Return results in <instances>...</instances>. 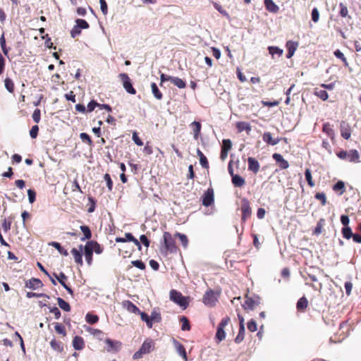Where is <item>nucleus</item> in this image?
Returning <instances> with one entry per match:
<instances>
[{"label":"nucleus","instance_id":"obj_60","mask_svg":"<svg viewBox=\"0 0 361 361\" xmlns=\"http://www.w3.org/2000/svg\"><path fill=\"white\" fill-rule=\"evenodd\" d=\"M97 106H99V103L94 100H92L88 103L86 111L87 112H92Z\"/></svg>","mask_w":361,"mask_h":361},{"label":"nucleus","instance_id":"obj_10","mask_svg":"<svg viewBox=\"0 0 361 361\" xmlns=\"http://www.w3.org/2000/svg\"><path fill=\"white\" fill-rule=\"evenodd\" d=\"M260 300H261V298L259 296H255L254 298H252V297H249L247 295H246L243 307L245 310L246 309L253 310L260 304Z\"/></svg>","mask_w":361,"mask_h":361},{"label":"nucleus","instance_id":"obj_46","mask_svg":"<svg viewBox=\"0 0 361 361\" xmlns=\"http://www.w3.org/2000/svg\"><path fill=\"white\" fill-rule=\"evenodd\" d=\"M333 190L334 191H340V195H342L345 192V183L339 180L334 186Z\"/></svg>","mask_w":361,"mask_h":361},{"label":"nucleus","instance_id":"obj_59","mask_svg":"<svg viewBox=\"0 0 361 361\" xmlns=\"http://www.w3.org/2000/svg\"><path fill=\"white\" fill-rule=\"evenodd\" d=\"M342 233H343V237L345 238L346 239H350L353 234L352 233L351 228L349 227L343 228L342 230Z\"/></svg>","mask_w":361,"mask_h":361},{"label":"nucleus","instance_id":"obj_53","mask_svg":"<svg viewBox=\"0 0 361 361\" xmlns=\"http://www.w3.org/2000/svg\"><path fill=\"white\" fill-rule=\"evenodd\" d=\"M314 197L317 200L321 201V204H322V206L326 205V197L325 193H324V192H317V193L315 194Z\"/></svg>","mask_w":361,"mask_h":361},{"label":"nucleus","instance_id":"obj_44","mask_svg":"<svg viewBox=\"0 0 361 361\" xmlns=\"http://www.w3.org/2000/svg\"><path fill=\"white\" fill-rule=\"evenodd\" d=\"M334 56L341 59L343 63V65L345 66V67H348V62L346 59V58L345 57L344 54L339 50V49H336L334 52Z\"/></svg>","mask_w":361,"mask_h":361},{"label":"nucleus","instance_id":"obj_56","mask_svg":"<svg viewBox=\"0 0 361 361\" xmlns=\"http://www.w3.org/2000/svg\"><path fill=\"white\" fill-rule=\"evenodd\" d=\"M76 25L80 29H87L90 26L88 23L83 19H77L76 20Z\"/></svg>","mask_w":361,"mask_h":361},{"label":"nucleus","instance_id":"obj_48","mask_svg":"<svg viewBox=\"0 0 361 361\" xmlns=\"http://www.w3.org/2000/svg\"><path fill=\"white\" fill-rule=\"evenodd\" d=\"M176 237H178L181 243V245L184 247L188 246V240L187 236L185 234H182L180 233H176L175 234Z\"/></svg>","mask_w":361,"mask_h":361},{"label":"nucleus","instance_id":"obj_36","mask_svg":"<svg viewBox=\"0 0 361 361\" xmlns=\"http://www.w3.org/2000/svg\"><path fill=\"white\" fill-rule=\"evenodd\" d=\"M57 302L59 307L62 309L63 310L66 312H70L71 311V306L69 303L66 302L63 298H57Z\"/></svg>","mask_w":361,"mask_h":361},{"label":"nucleus","instance_id":"obj_16","mask_svg":"<svg viewBox=\"0 0 361 361\" xmlns=\"http://www.w3.org/2000/svg\"><path fill=\"white\" fill-rule=\"evenodd\" d=\"M247 164H248V170L252 171L253 173L256 174L259 172L260 169V165L259 161L253 158L248 157L247 158Z\"/></svg>","mask_w":361,"mask_h":361},{"label":"nucleus","instance_id":"obj_33","mask_svg":"<svg viewBox=\"0 0 361 361\" xmlns=\"http://www.w3.org/2000/svg\"><path fill=\"white\" fill-rule=\"evenodd\" d=\"M151 88L154 97L158 100H161L163 99V94L159 90L155 82H152L151 84Z\"/></svg>","mask_w":361,"mask_h":361},{"label":"nucleus","instance_id":"obj_8","mask_svg":"<svg viewBox=\"0 0 361 361\" xmlns=\"http://www.w3.org/2000/svg\"><path fill=\"white\" fill-rule=\"evenodd\" d=\"M202 302L209 307H214L217 302V298L213 290H207L203 295Z\"/></svg>","mask_w":361,"mask_h":361},{"label":"nucleus","instance_id":"obj_7","mask_svg":"<svg viewBox=\"0 0 361 361\" xmlns=\"http://www.w3.org/2000/svg\"><path fill=\"white\" fill-rule=\"evenodd\" d=\"M119 78L123 82V86L124 89L126 90V91L130 94H135L137 92H136L135 89L133 87L131 80L128 77V74L127 73H120Z\"/></svg>","mask_w":361,"mask_h":361},{"label":"nucleus","instance_id":"obj_23","mask_svg":"<svg viewBox=\"0 0 361 361\" xmlns=\"http://www.w3.org/2000/svg\"><path fill=\"white\" fill-rule=\"evenodd\" d=\"M85 341L82 337L75 336L73 339V347L75 350H81L85 348Z\"/></svg>","mask_w":361,"mask_h":361},{"label":"nucleus","instance_id":"obj_22","mask_svg":"<svg viewBox=\"0 0 361 361\" xmlns=\"http://www.w3.org/2000/svg\"><path fill=\"white\" fill-rule=\"evenodd\" d=\"M50 346L54 351L59 353H61L64 350L63 343L61 341L56 340L55 338L50 341Z\"/></svg>","mask_w":361,"mask_h":361},{"label":"nucleus","instance_id":"obj_64","mask_svg":"<svg viewBox=\"0 0 361 361\" xmlns=\"http://www.w3.org/2000/svg\"><path fill=\"white\" fill-rule=\"evenodd\" d=\"M131 264L141 270H144L145 269V264L141 260L132 261Z\"/></svg>","mask_w":361,"mask_h":361},{"label":"nucleus","instance_id":"obj_25","mask_svg":"<svg viewBox=\"0 0 361 361\" xmlns=\"http://www.w3.org/2000/svg\"><path fill=\"white\" fill-rule=\"evenodd\" d=\"M308 305V301L305 297L300 298L297 304H296V308L298 312H304L305 310L307 309Z\"/></svg>","mask_w":361,"mask_h":361},{"label":"nucleus","instance_id":"obj_29","mask_svg":"<svg viewBox=\"0 0 361 361\" xmlns=\"http://www.w3.org/2000/svg\"><path fill=\"white\" fill-rule=\"evenodd\" d=\"M236 128L239 133L243 131H246L247 133H249L251 130V126L250 123L244 121H240L236 123Z\"/></svg>","mask_w":361,"mask_h":361},{"label":"nucleus","instance_id":"obj_24","mask_svg":"<svg viewBox=\"0 0 361 361\" xmlns=\"http://www.w3.org/2000/svg\"><path fill=\"white\" fill-rule=\"evenodd\" d=\"M286 47L288 50L286 57L288 59H290L293 56L295 50L297 49L298 43L292 42V41H288L286 42Z\"/></svg>","mask_w":361,"mask_h":361},{"label":"nucleus","instance_id":"obj_14","mask_svg":"<svg viewBox=\"0 0 361 361\" xmlns=\"http://www.w3.org/2000/svg\"><path fill=\"white\" fill-rule=\"evenodd\" d=\"M273 159L276 161V162L279 164V169H286L289 167V164L287 160H286L283 156L278 153H274L272 155Z\"/></svg>","mask_w":361,"mask_h":361},{"label":"nucleus","instance_id":"obj_6","mask_svg":"<svg viewBox=\"0 0 361 361\" xmlns=\"http://www.w3.org/2000/svg\"><path fill=\"white\" fill-rule=\"evenodd\" d=\"M229 322H230V318L228 316H226V317H224L221 320L220 323L219 324V326H218L217 330H216V336H215V338H216V339L218 340V342H221V341L225 339L226 333L224 331V328L226 327V326L228 325Z\"/></svg>","mask_w":361,"mask_h":361},{"label":"nucleus","instance_id":"obj_51","mask_svg":"<svg viewBox=\"0 0 361 361\" xmlns=\"http://www.w3.org/2000/svg\"><path fill=\"white\" fill-rule=\"evenodd\" d=\"M0 44H1V47L2 49L3 53L4 54V55L8 56L9 49H8L6 47V39L4 37V34H3L0 38Z\"/></svg>","mask_w":361,"mask_h":361},{"label":"nucleus","instance_id":"obj_41","mask_svg":"<svg viewBox=\"0 0 361 361\" xmlns=\"http://www.w3.org/2000/svg\"><path fill=\"white\" fill-rule=\"evenodd\" d=\"M85 320L88 324H94L99 321V317L96 314L87 313L85 316Z\"/></svg>","mask_w":361,"mask_h":361},{"label":"nucleus","instance_id":"obj_38","mask_svg":"<svg viewBox=\"0 0 361 361\" xmlns=\"http://www.w3.org/2000/svg\"><path fill=\"white\" fill-rule=\"evenodd\" d=\"M105 343L108 345V346L111 350H117L118 348H120V347L121 345V342H119V341H114L111 340L110 338H107L105 341Z\"/></svg>","mask_w":361,"mask_h":361},{"label":"nucleus","instance_id":"obj_49","mask_svg":"<svg viewBox=\"0 0 361 361\" xmlns=\"http://www.w3.org/2000/svg\"><path fill=\"white\" fill-rule=\"evenodd\" d=\"M80 137L83 142L87 143L89 146L92 145V144H93L92 140L90 136L88 134H87L86 133H81L80 134Z\"/></svg>","mask_w":361,"mask_h":361},{"label":"nucleus","instance_id":"obj_35","mask_svg":"<svg viewBox=\"0 0 361 361\" xmlns=\"http://www.w3.org/2000/svg\"><path fill=\"white\" fill-rule=\"evenodd\" d=\"M54 329L56 332L59 334H61L63 337L66 336V331L64 325L61 323H54Z\"/></svg>","mask_w":361,"mask_h":361},{"label":"nucleus","instance_id":"obj_42","mask_svg":"<svg viewBox=\"0 0 361 361\" xmlns=\"http://www.w3.org/2000/svg\"><path fill=\"white\" fill-rule=\"evenodd\" d=\"M171 82L180 89L185 88L186 86L185 81L178 77H173Z\"/></svg>","mask_w":361,"mask_h":361},{"label":"nucleus","instance_id":"obj_47","mask_svg":"<svg viewBox=\"0 0 361 361\" xmlns=\"http://www.w3.org/2000/svg\"><path fill=\"white\" fill-rule=\"evenodd\" d=\"M269 54L274 56L275 54H277L279 56H282L283 50L279 49L277 47H269L268 48Z\"/></svg>","mask_w":361,"mask_h":361},{"label":"nucleus","instance_id":"obj_37","mask_svg":"<svg viewBox=\"0 0 361 361\" xmlns=\"http://www.w3.org/2000/svg\"><path fill=\"white\" fill-rule=\"evenodd\" d=\"M325 220L324 219H320L317 224V226L313 231V234L317 235H319L322 232Z\"/></svg>","mask_w":361,"mask_h":361},{"label":"nucleus","instance_id":"obj_31","mask_svg":"<svg viewBox=\"0 0 361 361\" xmlns=\"http://www.w3.org/2000/svg\"><path fill=\"white\" fill-rule=\"evenodd\" d=\"M197 154L200 158V163L201 166L204 169H209V165L207 159L200 149H197Z\"/></svg>","mask_w":361,"mask_h":361},{"label":"nucleus","instance_id":"obj_58","mask_svg":"<svg viewBox=\"0 0 361 361\" xmlns=\"http://www.w3.org/2000/svg\"><path fill=\"white\" fill-rule=\"evenodd\" d=\"M32 119L36 123H38L40 121L41 118V111L39 109H36L32 114Z\"/></svg>","mask_w":361,"mask_h":361},{"label":"nucleus","instance_id":"obj_32","mask_svg":"<svg viewBox=\"0 0 361 361\" xmlns=\"http://www.w3.org/2000/svg\"><path fill=\"white\" fill-rule=\"evenodd\" d=\"M322 130L325 133L331 140L334 139L335 133L329 123H325L323 125Z\"/></svg>","mask_w":361,"mask_h":361},{"label":"nucleus","instance_id":"obj_54","mask_svg":"<svg viewBox=\"0 0 361 361\" xmlns=\"http://www.w3.org/2000/svg\"><path fill=\"white\" fill-rule=\"evenodd\" d=\"M339 7H340L339 13H340L341 16L343 18H345V17L348 16V10L347 6L344 4L340 3Z\"/></svg>","mask_w":361,"mask_h":361},{"label":"nucleus","instance_id":"obj_15","mask_svg":"<svg viewBox=\"0 0 361 361\" xmlns=\"http://www.w3.org/2000/svg\"><path fill=\"white\" fill-rule=\"evenodd\" d=\"M173 345L177 353L184 359L185 361H187L188 356L183 345L174 338L173 339Z\"/></svg>","mask_w":361,"mask_h":361},{"label":"nucleus","instance_id":"obj_55","mask_svg":"<svg viewBox=\"0 0 361 361\" xmlns=\"http://www.w3.org/2000/svg\"><path fill=\"white\" fill-rule=\"evenodd\" d=\"M232 147V142L229 139H224L222 142L221 149L229 151Z\"/></svg>","mask_w":361,"mask_h":361},{"label":"nucleus","instance_id":"obj_9","mask_svg":"<svg viewBox=\"0 0 361 361\" xmlns=\"http://www.w3.org/2000/svg\"><path fill=\"white\" fill-rule=\"evenodd\" d=\"M202 199V204L204 207H209L212 205L214 202V192L213 188H208L203 194Z\"/></svg>","mask_w":361,"mask_h":361},{"label":"nucleus","instance_id":"obj_26","mask_svg":"<svg viewBox=\"0 0 361 361\" xmlns=\"http://www.w3.org/2000/svg\"><path fill=\"white\" fill-rule=\"evenodd\" d=\"M231 181H232L233 185L235 187H238V188H242L245 184V179L243 177H241L240 175H238V174L233 176V177L231 178Z\"/></svg>","mask_w":361,"mask_h":361},{"label":"nucleus","instance_id":"obj_5","mask_svg":"<svg viewBox=\"0 0 361 361\" xmlns=\"http://www.w3.org/2000/svg\"><path fill=\"white\" fill-rule=\"evenodd\" d=\"M170 299L183 309L187 308L188 306V302L186 298L176 290L173 289L170 291Z\"/></svg>","mask_w":361,"mask_h":361},{"label":"nucleus","instance_id":"obj_34","mask_svg":"<svg viewBox=\"0 0 361 361\" xmlns=\"http://www.w3.org/2000/svg\"><path fill=\"white\" fill-rule=\"evenodd\" d=\"M314 94L322 99L323 101H326L329 98V94L325 90H321L318 88L314 89Z\"/></svg>","mask_w":361,"mask_h":361},{"label":"nucleus","instance_id":"obj_63","mask_svg":"<svg viewBox=\"0 0 361 361\" xmlns=\"http://www.w3.org/2000/svg\"><path fill=\"white\" fill-rule=\"evenodd\" d=\"M28 200L30 203H33L36 199V192L32 189L27 190Z\"/></svg>","mask_w":361,"mask_h":361},{"label":"nucleus","instance_id":"obj_1","mask_svg":"<svg viewBox=\"0 0 361 361\" xmlns=\"http://www.w3.org/2000/svg\"><path fill=\"white\" fill-rule=\"evenodd\" d=\"M103 250H71L75 262L82 266V256L84 255L88 264H92L93 251L97 254H101Z\"/></svg>","mask_w":361,"mask_h":361},{"label":"nucleus","instance_id":"obj_13","mask_svg":"<svg viewBox=\"0 0 361 361\" xmlns=\"http://www.w3.org/2000/svg\"><path fill=\"white\" fill-rule=\"evenodd\" d=\"M341 135L342 137L348 140L351 136V128L346 121H341L340 125Z\"/></svg>","mask_w":361,"mask_h":361},{"label":"nucleus","instance_id":"obj_21","mask_svg":"<svg viewBox=\"0 0 361 361\" xmlns=\"http://www.w3.org/2000/svg\"><path fill=\"white\" fill-rule=\"evenodd\" d=\"M164 240L166 248H176L174 238L170 233L165 232L164 233Z\"/></svg>","mask_w":361,"mask_h":361},{"label":"nucleus","instance_id":"obj_52","mask_svg":"<svg viewBox=\"0 0 361 361\" xmlns=\"http://www.w3.org/2000/svg\"><path fill=\"white\" fill-rule=\"evenodd\" d=\"M71 190L72 192H80V193H82L77 179H75L71 183Z\"/></svg>","mask_w":361,"mask_h":361},{"label":"nucleus","instance_id":"obj_62","mask_svg":"<svg viewBox=\"0 0 361 361\" xmlns=\"http://www.w3.org/2000/svg\"><path fill=\"white\" fill-rule=\"evenodd\" d=\"M247 329L251 332L257 331V323L254 319H251L247 323Z\"/></svg>","mask_w":361,"mask_h":361},{"label":"nucleus","instance_id":"obj_20","mask_svg":"<svg viewBox=\"0 0 361 361\" xmlns=\"http://www.w3.org/2000/svg\"><path fill=\"white\" fill-rule=\"evenodd\" d=\"M262 140L267 145H276L280 142L281 138H273L271 137V134L269 132H265L262 135Z\"/></svg>","mask_w":361,"mask_h":361},{"label":"nucleus","instance_id":"obj_61","mask_svg":"<svg viewBox=\"0 0 361 361\" xmlns=\"http://www.w3.org/2000/svg\"><path fill=\"white\" fill-rule=\"evenodd\" d=\"M39 132V127L37 125L33 126L30 130V135L32 138L35 139L37 137Z\"/></svg>","mask_w":361,"mask_h":361},{"label":"nucleus","instance_id":"obj_4","mask_svg":"<svg viewBox=\"0 0 361 361\" xmlns=\"http://www.w3.org/2000/svg\"><path fill=\"white\" fill-rule=\"evenodd\" d=\"M337 156L341 159H347L350 162L358 163L360 161V154L356 149L341 150L337 153Z\"/></svg>","mask_w":361,"mask_h":361},{"label":"nucleus","instance_id":"obj_57","mask_svg":"<svg viewBox=\"0 0 361 361\" xmlns=\"http://www.w3.org/2000/svg\"><path fill=\"white\" fill-rule=\"evenodd\" d=\"M104 180L106 182V185L109 191H111L113 188V181L111 178V176L109 173H106L104 176Z\"/></svg>","mask_w":361,"mask_h":361},{"label":"nucleus","instance_id":"obj_18","mask_svg":"<svg viewBox=\"0 0 361 361\" xmlns=\"http://www.w3.org/2000/svg\"><path fill=\"white\" fill-rule=\"evenodd\" d=\"M116 241L118 243L132 241L135 243L137 248H141V245L140 244V242L137 239H135L130 233H126L125 234V238H116Z\"/></svg>","mask_w":361,"mask_h":361},{"label":"nucleus","instance_id":"obj_17","mask_svg":"<svg viewBox=\"0 0 361 361\" xmlns=\"http://www.w3.org/2000/svg\"><path fill=\"white\" fill-rule=\"evenodd\" d=\"M43 286L42 281L39 279L32 278L25 281V287L32 290H36Z\"/></svg>","mask_w":361,"mask_h":361},{"label":"nucleus","instance_id":"obj_40","mask_svg":"<svg viewBox=\"0 0 361 361\" xmlns=\"http://www.w3.org/2000/svg\"><path fill=\"white\" fill-rule=\"evenodd\" d=\"M305 179L310 187L312 188L315 185V183L312 179V176L311 173V170L310 169H306L305 171Z\"/></svg>","mask_w":361,"mask_h":361},{"label":"nucleus","instance_id":"obj_19","mask_svg":"<svg viewBox=\"0 0 361 361\" xmlns=\"http://www.w3.org/2000/svg\"><path fill=\"white\" fill-rule=\"evenodd\" d=\"M56 279L71 295H73V291L71 288L68 286L66 283V281L68 280V277L64 273L60 272L59 275H56Z\"/></svg>","mask_w":361,"mask_h":361},{"label":"nucleus","instance_id":"obj_28","mask_svg":"<svg viewBox=\"0 0 361 361\" xmlns=\"http://www.w3.org/2000/svg\"><path fill=\"white\" fill-rule=\"evenodd\" d=\"M264 6L267 11L272 13L279 11V6L272 0H264Z\"/></svg>","mask_w":361,"mask_h":361},{"label":"nucleus","instance_id":"obj_45","mask_svg":"<svg viewBox=\"0 0 361 361\" xmlns=\"http://www.w3.org/2000/svg\"><path fill=\"white\" fill-rule=\"evenodd\" d=\"M4 85H5V87L6 89L10 92V93H13V91H14V83L13 82V80L9 78H6L4 80Z\"/></svg>","mask_w":361,"mask_h":361},{"label":"nucleus","instance_id":"obj_39","mask_svg":"<svg viewBox=\"0 0 361 361\" xmlns=\"http://www.w3.org/2000/svg\"><path fill=\"white\" fill-rule=\"evenodd\" d=\"M80 230L82 232L84 237L81 239L85 240L86 239H90L92 237V232L87 226H81Z\"/></svg>","mask_w":361,"mask_h":361},{"label":"nucleus","instance_id":"obj_11","mask_svg":"<svg viewBox=\"0 0 361 361\" xmlns=\"http://www.w3.org/2000/svg\"><path fill=\"white\" fill-rule=\"evenodd\" d=\"M241 212H242V220L245 221L248 217L251 216L252 209L249 201L247 199H243L241 201Z\"/></svg>","mask_w":361,"mask_h":361},{"label":"nucleus","instance_id":"obj_3","mask_svg":"<svg viewBox=\"0 0 361 361\" xmlns=\"http://www.w3.org/2000/svg\"><path fill=\"white\" fill-rule=\"evenodd\" d=\"M140 318L142 321L145 322L148 328H152L154 323H159L161 321V315L159 311L157 310H153L151 313V315L149 316L145 312H142L140 314Z\"/></svg>","mask_w":361,"mask_h":361},{"label":"nucleus","instance_id":"obj_50","mask_svg":"<svg viewBox=\"0 0 361 361\" xmlns=\"http://www.w3.org/2000/svg\"><path fill=\"white\" fill-rule=\"evenodd\" d=\"M245 338V328H239L238 334L235 338L236 343H241Z\"/></svg>","mask_w":361,"mask_h":361},{"label":"nucleus","instance_id":"obj_43","mask_svg":"<svg viewBox=\"0 0 361 361\" xmlns=\"http://www.w3.org/2000/svg\"><path fill=\"white\" fill-rule=\"evenodd\" d=\"M180 322L182 323L181 329L183 331H189L190 329V322L186 317L182 316L180 319Z\"/></svg>","mask_w":361,"mask_h":361},{"label":"nucleus","instance_id":"obj_30","mask_svg":"<svg viewBox=\"0 0 361 361\" xmlns=\"http://www.w3.org/2000/svg\"><path fill=\"white\" fill-rule=\"evenodd\" d=\"M190 126L192 128L194 138L197 140L202 128L201 123L198 121H193Z\"/></svg>","mask_w":361,"mask_h":361},{"label":"nucleus","instance_id":"obj_2","mask_svg":"<svg viewBox=\"0 0 361 361\" xmlns=\"http://www.w3.org/2000/svg\"><path fill=\"white\" fill-rule=\"evenodd\" d=\"M154 349V343L152 339H146L142 344L140 349L135 352L133 358L134 360H139L142 358L145 355L150 353Z\"/></svg>","mask_w":361,"mask_h":361},{"label":"nucleus","instance_id":"obj_12","mask_svg":"<svg viewBox=\"0 0 361 361\" xmlns=\"http://www.w3.org/2000/svg\"><path fill=\"white\" fill-rule=\"evenodd\" d=\"M122 306L123 308L127 310L129 312L134 313L136 314H142V312L140 310V309L131 301L130 300H123L122 302Z\"/></svg>","mask_w":361,"mask_h":361},{"label":"nucleus","instance_id":"obj_27","mask_svg":"<svg viewBox=\"0 0 361 361\" xmlns=\"http://www.w3.org/2000/svg\"><path fill=\"white\" fill-rule=\"evenodd\" d=\"M322 271L319 269H310L307 271V274L312 282H318L317 274Z\"/></svg>","mask_w":361,"mask_h":361}]
</instances>
